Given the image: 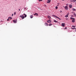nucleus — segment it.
Returning a JSON list of instances; mask_svg holds the SVG:
<instances>
[{
  "mask_svg": "<svg viewBox=\"0 0 76 76\" xmlns=\"http://www.w3.org/2000/svg\"><path fill=\"white\" fill-rule=\"evenodd\" d=\"M72 10H73V11H76V9H74V8H72Z\"/></svg>",
  "mask_w": 76,
  "mask_h": 76,
  "instance_id": "2eb2a0df",
  "label": "nucleus"
},
{
  "mask_svg": "<svg viewBox=\"0 0 76 76\" xmlns=\"http://www.w3.org/2000/svg\"><path fill=\"white\" fill-rule=\"evenodd\" d=\"M23 15L25 16V18H26V16H27V15L25 14H23Z\"/></svg>",
  "mask_w": 76,
  "mask_h": 76,
  "instance_id": "9b49d317",
  "label": "nucleus"
},
{
  "mask_svg": "<svg viewBox=\"0 0 76 76\" xmlns=\"http://www.w3.org/2000/svg\"><path fill=\"white\" fill-rule=\"evenodd\" d=\"M65 9H66V10H67V9H68V7H67V6H66L65 7Z\"/></svg>",
  "mask_w": 76,
  "mask_h": 76,
  "instance_id": "39448f33",
  "label": "nucleus"
},
{
  "mask_svg": "<svg viewBox=\"0 0 76 76\" xmlns=\"http://www.w3.org/2000/svg\"><path fill=\"white\" fill-rule=\"evenodd\" d=\"M52 16H54V17H55L56 18H57V19H59V20H61V19H60V18H58L56 16L54 15H53Z\"/></svg>",
  "mask_w": 76,
  "mask_h": 76,
  "instance_id": "f257e3e1",
  "label": "nucleus"
},
{
  "mask_svg": "<svg viewBox=\"0 0 76 76\" xmlns=\"http://www.w3.org/2000/svg\"><path fill=\"white\" fill-rule=\"evenodd\" d=\"M50 1H51V0H48L47 3H50Z\"/></svg>",
  "mask_w": 76,
  "mask_h": 76,
  "instance_id": "423d86ee",
  "label": "nucleus"
},
{
  "mask_svg": "<svg viewBox=\"0 0 76 76\" xmlns=\"http://www.w3.org/2000/svg\"><path fill=\"white\" fill-rule=\"evenodd\" d=\"M12 19V18H11V17H9V18H8V19H7V20H8V21H9V19Z\"/></svg>",
  "mask_w": 76,
  "mask_h": 76,
  "instance_id": "ddd939ff",
  "label": "nucleus"
},
{
  "mask_svg": "<svg viewBox=\"0 0 76 76\" xmlns=\"http://www.w3.org/2000/svg\"><path fill=\"white\" fill-rule=\"evenodd\" d=\"M55 8H56V9H58V7H56Z\"/></svg>",
  "mask_w": 76,
  "mask_h": 76,
  "instance_id": "5701e85b",
  "label": "nucleus"
},
{
  "mask_svg": "<svg viewBox=\"0 0 76 76\" xmlns=\"http://www.w3.org/2000/svg\"><path fill=\"white\" fill-rule=\"evenodd\" d=\"M13 22L14 23H16L17 21H16V20H13Z\"/></svg>",
  "mask_w": 76,
  "mask_h": 76,
  "instance_id": "6e6552de",
  "label": "nucleus"
},
{
  "mask_svg": "<svg viewBox=\"0 0 76 76\" xmlns=\"http://www.w3.org/2000/svg\"><path fill=\"white\" fill-rule=\"evenodd\" d=\"M72 22L73 23H74V22H75V19L74 20H72Z\"/></svg>",
  "mask_w": 76,
  "mask_h": 76,
  "instance_id": "1a4fd4ad",
  "label": "nucleus"
},
{
  "mask_svg": "<svg viewBox=\"0 0 76 76\" xmlns=\"http://www.w3.org/2000/svg\"><path fill=\"white\" fill-rule=\"evenodd\" d=\"M48 18L49 19H50L51 18V17L50 16H48Z\"/></svg>",
  "mask_w": 76,
  "mask_h": 76,
  "instance_id": "dca6fc26",
  "label": "nucleus"
},
{
  "mask_svg": "<svg viewBox=\"0 0 76 76\" xmlns=\"http://www.w3.org/2000/svg\"><path fill=\"white\" fill-rule=\"evenodd\" d=\"M34 15H37V16H38V14L37 13H36L34 14Z\"/></svg>",
  "mask_w": 76,
  "mask_h": 76,
  "instance_id": "9d476101",
  "label": "nucleus"
},
{
  "mask_svg": "<svg viewBox=\"0 0 76 76\" xmlns=\"http://www.w3.org/2000/svg\"><path fill=\"white\" fill-rule=\"evenodd\" d=\"M14 15H16V12H15L14 14Z\"/></svg>",
  "mask_w": 76,
  "mask_h": 76,
  "instance_id": "a878e982",
  "label": "nucleus"
},
{
  "mask_svg": "<svg viewBox=\"0 0 76 76\" xmlns=\"http://www.w3.org/2000/svg\"><path fill=\"white\" fill-rule=\"evenodd\" d=\"M54 22H56V23L57 22V21L55 20H54Z\"/></svg>",
  "mask_w": 76,
  "mask_h": 76,
  "instance_id": "6ab92c4d",
  "label": "nucleus"
},
{
  "mask_svg": "<svg viewBox=\"0 0 76 76\" xmlns=\"http://www.w3.org/2000/svg\"><path fill=\"white\" fill-rule=\"evenodd\" d=\"M12 16H13V14H12Z\"/></svg>",
  "mask_w": 76,
  "mask_h": 76,
  "instance_id": "2f4dec72",
  "label": "nucleus"
},
{
  "mask_svg": "<svg viewBox=\"0 0 76 76\" xmlns=\"http://www.w3.org/2000/svg\"><path fill=\"white\" fill-rule=\"evenodd\" d=\"M72 29H76V28H72Z\"/></svg>",
  "mask_w": 76,
  "mask_h": 76,
  "instance_id": "393cba45",
  "label": "nucleus"
},
{
  "mask_svg": "<svg viewBox=\"0 0 76 76\" xmlns=\"http://www.w3.org/2000/svg\"><path fill=\"white\" fill-rule=\"evenodd\" d=\"M61 12H62V11H60V13H61Z\"/></svg>",
  "mask_w": 76,
  "mask_h": 76,
  "instance_id": "c756f323",
  "label": "nucleus"
},
{
  "mask_svg": "<svg viewBox=\"0 0 76 76\" xmlns=\"http://www.w3.org/2000/svg\"><path fill=\"white\" fill-rule=\"evenodd\" d=\"M61 26L63 27H64L65 26V23H63L61 24Z\"/></svg>",
  "mask_w": 76,
  "mask_h": 76,
  "instance_id": "7ed1b4c3",
  "label": "nucleus"
},
{
  "mask_svg": "<svg viewBox=\"0 0 76 76\" xmlns=\"http://www.w3.org/2000/svg\"><path fill=\"white\" fill-rule=\"evenodd\" d=\"M45 26H48V24L47 23H45Z\"/></svg>",
  "mask_w": 76,
  "mask_h": 76,
  "instance_id": "0eeeda50",
  "label": "nucleus"
},
{
  "mask_svg": "<svg viewBox=\"0 0 76 76\" xmlns=\"http://www.w3.org/2000/svg\"><path fill=\"white\" fill-rule=\"evenodd\" d=\"M66 20H69V19H68V18H66Z\"/></svg>",
  "mask_w": 76,
  "mask_h": 76,
  "instance_id": "cd10ccee",
  "label": "nucleus"
},
{
  "mask_svg": "<svg viewBox=\"0 0 76 76\" xmlns=\"http://www.w3.org/2000/svg\"><path fill=\"white\" fill-rule=\"evenodd\" d=\"M76 0H73V2H76Z\"/></svg>",
  "mask_w": 76,
  "mask_h": 76,
  "instance_id": "4be33fe9",
  "label": "nucleus"
},
{
  "mask_svg": "<svg viewBox=\"0 0 76 76\" xmlns=\"http://www.w3.org/2000/svg\"><path fill=\"white\" fill-rule=\"evenodd\" d=\"M20 18H21L23 19H24L25 18V17L24 16H23V15H20Z\"/></svg>",
  "mask_w": 76,
  "mask_h": 76,
  "instance_id": "f03ea898",
  "label": "nucleus"
},
{
  "mask_svg": "<svg viewBox=\"0 0 76 76\" xmlns=\"http://www.w3.org/2000/svg\"><path fill=\"white\" fill-rule=\"evenodd\" d=\"M70 19H72V20H74L75 19V18H72V17H71V18H70Z\"/></svg>",
  "mask_w": 76,
  "mask_h": 76,
  "instance_id": "4468645a",
  "label": "nucleus"
},
{
  "mask_svg": "<svg viewBox=\"0 0 76 76\" xmlns=\"http://www.w3.org/2000/svg\"><path fill=\"white\" fill-rule=\"evenodd\" d=\"M19 11H20V10L19 9Z\"/></svg>",
  "mask_w": 76,
  "mask_h": 76,
  "instance_id": "7c9ffc66",
  "label": "nucleus"
},
{
  "mask_svg": "<svg viewBox=\"0 0 76 76\" xmlns=\"http://www.w3.org/2000/svg\"><path fill=\"white\" fill-rule=\"evenodd\" d=\"M42 0H39V1H42Z\"/></svg>",
  "mask_w": 76,
  "mask_h": 76,
  "instance_id": "bb28decb",
  "label": "nucleus"
},
{
  "mask_svg": "<svg viewBox=\"0 0 76 76\" xmlns=\"http://www.w3.org/2000/svg\"><path fill=\"white\" fill-rule=\"evenodd\" d=\"M66 18H67L68 17V15H66L65 16Z\"/></svg>",
  "mask_w": 76,
  "mask_h": 76,
  "instance_id": "b1692460",
  "label": "nucleus"
},
{
  "mask_svg": "<svg viewBox=\"0 0 76 76\" xmlns=\"http://www.w3.org/2000/svg\"><path fill=\"white\" fill-rule=\"evenodd\" d=\"M53 25L52 24L50 23L49 24V26H51V25Z\"/></svg>",
  "mask_w": 76,
  "mask_h": 76,
  "instance_id": "a211bd4d",
  "label": "nucleus"
},
{
  "mask_svg": "<svg viewBox=\"0 0 76 76\" xmlns=\"http://www.w3.org/2000/svg\"><path fill=\"white\" fill-rule=\"evenodd\" d=\"M63 1H64L65 0H62Z\"/></svg>",
  "mask_w": 76,
  "mask_h": 76,
  "instance_id": "473e14b6",
  "label": "nucleus"
},
{
  "mask_svg": "<svg viewBox=\"0 0 76 76\" xmlns=\"http://www.w3.org/2000/svg\"><path fill=\"white\" fill-rule=\"evenodd\" d=\"M74 15L75 16V17H76V14L75 13H74Z\"/></svg>",
  "mask_w": 76,
  "mask_h": 76,
  "instance_id": "412c9836",
  "label": "nucleus"
},
{
  "mask_svg": "<svg viewBox=\"0 0 76 76\" xmlns=\"http://www.w3.org/2000/svg\"><path fill=\"white\" fill-rule=\"evenodd\" d=\"M69 7L70 8H72V5H69Z\"/></svg>",
  "mask_w": 76,
  "mask_h": 76,
  "instance_id": "f8f14e48",
  "label": "nucleus"
},
{
  "mask_svg": "<svg viewBox=\"0 0 76 76\" xmlns=\"http://www.w3.org/2000/svg\"><path fill=\"white\" fill-rule=\"evenodd\" d=\"M47 22H48V23H51V21L50 20H49L47 21Z\"/></svg>",
  "mask_w": 76,
  "mask_h": 76,
  "instance_id": "20e7f679",
  "label": "nucleus"
},
{
  "mask_svg": "<svg viewBox=\"0 0 76 76\" xmlns=\"http://www.w3.org/2000/svg\"><path fill=\"white\" fill-rule=\"evenodd\" d=\"M65 29H67V27H65Z\"/></svg>",
  "mask_w": 76,
  "mask_h": 76,
  "instance_id": "c85d7f7f",
  "label": "nucleus"
},
{
  "mask_svg": "<svg viewBox=\"0 0 76 76\" xmlns=\"http://www.w3.org/2000/svg\"><path fill=\"white\" fill-rule=\"evenodd\" d=\"M16 1L17 0H15Z\"/></svg>",
  "mask_w": 76,
  "mask_h": 76,
  "instance_id": "72a5a7b5",
  "label": "nucleus"
},
{
  "mask_svg": "<svg viewBox=\"0 0 76 76\" xmlns=\"http://www.w3.org/2000/svg\"><path fill=\"white\" fill-rule=\"evenodd\" d=\"M72 27H73V28H75L76 27V26H72Z\"/></svg>",
  "mask_w": 76,
  "mask_h": 76,
  "instance_id": "aec40b11",
  "label": "nucleus"
},
{
  "mask_svg": "<svg viewBox=\"0 0 76 76\" xmlns=\"http://www.w3.org/2000/svg\"><path fill=\"white\" fill-rule=\"evenodd\" d=\"M30 18H33V15H31L30 16Z\"/></svg>",
  "mask_w": 76,
  "mask_h": 76,
  "instance_id": "f3484780",
  "label": "nucleus"
}]
</instances>
